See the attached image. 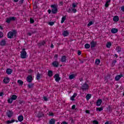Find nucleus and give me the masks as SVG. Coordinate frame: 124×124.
Masks as SVG:
<instances>
[{
	"label": "nucleus",
	"instance_id": "45",
	"mask_svg": "<svg viewBox=\"0 0 124 124\" xmlns=\"http://www.w3.org/2000/svg\"><path fill=\"white\" fill-rule=\"evenodd\" d=\"M10 22H11V21L10 20L9 17V18H7L6 19V22L8 24H10Z\"/></svg>",
	"mask_w": 124,
	"mask_h": 124
},
{
	"label": "nucleus",
	"instance_id": "44",
	"mask_svg": "<svg viewBox=\"0 0 124 124\" xmlns=\"http://www.w3.org/2000/svg\"><path fill=\"white\" fill-rule=\"evenodd\" d=\"M116 62H117V60H113L112 61V63H111L112 66H115V65L116 64Z\"/></svg>",
	"mask_w": 124,
	"mask_h": 124
},
{
	"label": "nucleus",
	"instance_id": "20",
	"mask_svg": "<svg viewBox=\"0 0 124 124\" xmlns=\"http://www.w3.org/2000/svg\"><path fill=\"white\" fill-rule=\"evenodd\" d=\"M18 122H23V121L24 120V116H23L22 115H19L18 117Z\"/></svg>",
	"mask_w": 124,
	"mask_h": 124
},
{
	"label": "nucleus",
	"instance_id": "10",
	"mask_svg": "<svg viewBox=\"0 0 124 124\" xmlns=\"http://www.w3.org/2000/svg\"><path fill=\"white\" fill-rule=\"evenodd\" d=\"M45 44H46V42H45V41H43L42 42L39 43L37 44V45H38L39 48H41V46H44V45H45Z\"/></svg>",
	"mask_w": 124,
	"mask_h": 124
},
{
	"label": "nucleus",
	"instance_id": "4",
	"mask_svg": "<svg viewBox=\"0 0 124 124\" xmlns=\"http://www.w3.org/2000/svg\"><path fill=\"white\" fill-rule=\"evenodd\" d=\"M11 101H10V98H9L8 99V103H10V104H11V103L13 102V100H16V99H17V95H13L11 97Z\"/></svg>",
	"mask_w": 124,
	"mask_h": 124
},
{
	"label": "nucleus",
	"instance_id": "60",
	"mask_svg": "<svg viewBox=\"0 0 124 124\" xmlns=\"http://www.w3.org/2000/svg\"><path fill=\"white\" fill-rule=\"evenodd\" d=\"M67 12H68V13H71V9L70 8H69L67 10Z\"/></svg>",
	"mask_w": 124,
	"mask_h": 124
},
{
	"label": "nucleus",
	"instance_id": "21",
	"mask_svg": "<svg viewBox=\"0 0 124 124\" xmlns=\"http://www.w3.org/2000/svg\"><path fill=\"white\" fill-rule=\"evenodd\" d=\"M76 96H77V93H74L73 95L70 98L71 100L74 101V100H75V98Z\"/></svg>",
	"mask_w": 124,
	"mask_h": 124
},
{
	"label": "nucleus",
	"instance_id": "13",
	"mask_svg": "<svg viewBox=\"0 0 124 124\" xmlns=\"http://www.w3.org/2000/svg\"><path fill=\"white\" fill-rule=\"evenodd\" d=\"M62 35L65 37V36H68L69 35V32L67 31H64L62 33Z\"/></svg>",
	"mask_w": 124,
	"mask_h": 124
},
{
	"label": "nucleus",
	"instance_id": "30",
	"mask_svg": "<svg viewBox=\"0 0 124 124\" xmlns=\"http://www.w3.org/2000/svg\"><path fill=\"white\" fill-rule=\"evenodd\" d=\"M9 18H10V20L11 22V21H16V17L15 16H10L9 17Z\"/></svg>",
	"mask_w": 124,
	"mask_h": 124
},
{
	"label": "nucleus",
	"instance_id": "56",
	"mask_svg": "<svg viewBox=\"0 0 124 124\" xmlns=\"http://www.w3.org/2000/svg\"><path fill=\"white\" fill-rule=\"evenodd\" d=\"M19 2L20 4H23L24 3V0H20L19 1Z\"/></svg>",
	"mask_w": 124,
	"mask_h": 124
},
{
	"label": "nucleus",
	"instance_id": "17",
	"mask_svg": "<svg viewBox=\"0 0 124 124\" xmlns=\"http://www.w3.org/2000/svg\"><path fill=\"white\" fill-rule=\"evenodd\" d=\"M118 31H119V29H118L117 28H112L111 30V33H117V32H118Z\"/></svg>",
	"mask_w": 124,
	"mask_h": 124
},
{
	"label": "nucleus",
	"instance_id": "47",
	"mask_svg": "<svg viewBox=\"0 0 124 124\" xmlns=\"http://www.w3.org/2000/svg\"><path fill=\"white\" fill-rule=\"evenodd\" d=\"M48 24V25H49V26H53V25L55 24V22L53 21H50V22H49Z\"/></svg>",
	"mask_w": 124,
	"mask_h": 124
},
{
	"label": "nucleus",
	"instance_id": "51",
	"mask_svg": "<svg viewBox=\"0 0 124 124\" xmlns=\"http://www.w3.org/2000/svg\"><path fill=\"white\" fill-rule=\"evenodd\" d=\"M72 11L73 12V13H76V12H77V10H76L75 8H73L72 9Z\"/></svg>",
	"mask_w": 124,
	"mask_h": 124
},
{
	"label": "nucleus",
	"instance_id": "57",
	"mask_svg": "<svg viewBox=\"0 0 124 124\" xmlns=\"http://www.w3.org/2000/svg\"><path fill=\"white\" fill-rule=\"evenodd\" d=\"M32 72H33V70H32V69H29L28 71V73H32Z\"/></svg>",
	"mask_w": 124,
	"mask_h": 124
},
{
	"label": "nucleus",
	"instance_id": "18",
	"mask_svg": "<svg viewBox=\"0 0 124 124\" xmlns=\"http://www.w3.org/2000/svg\"><path fill=\"white\" fill-rule=\"evenodd\" d=\"M96 103V106H100V105H101V103H102V99H98Z\"/></svg>",
	"mask_w": 124,
	"mask_h": 124
},
{
	"label": "nucleus",
	"instance_id": "37",
	"mask_svg": "<svg viewBox=\"0 0 124 124\" xmlns=\"http://www.w3.org/2000/svg\"><path fill=\"white\" fill-rule=\"evenodd\" d=\"M84 47L85 49H90L91 45H90V44H86L84 46Z\"/></svg>",
	"mask_w": 124,
	"mask_h": 124
},
{
	"label": "nucleus",
	"instance_id": "52",
	"mask_svg": "<svg viewBox=\"0 0 124 124\" xmlns=\"http://www.w3.org/2000/svg\"><path fill=\"white\" fill-rule=\"evenodd\" d=\"M81 54H82V52L81 51V50H78V56H80Z\"/></svg>",
	"mask_w": 124,
	"mask_h": 124
},
{
	"label": "nucleus",
	"instance_id": "8",
	"mask_svg": "<svg viewBox=\"0 0 124 124\" xmlns=\"http://www.w3.org/2000/svg\"><path fill=\"white\" fill-rule=\"evenodd\" d=\"M32 80H33V78H32V76L31 75L28 76L27 78V81L28 83H31V82H32Z\"/></svg>",
	"mask_w": 124,
	"mask_h": 124
},
{
	"label": "nucleus",
	"instance_id": "33",
	"mask_svg": "<svg viewBox=\"0 0 124 124\" xmlns=\"http://www.w3.org/2000/svg\"><path fill=\"white\" fill-rule=\"evenodd\" d=\"M107 109L109 113H111V112H112V110L113 108L111 107V106H108V107L107 108Z\"/></svg>",
	"mask_w": 124,
	"mask_h": 124
},
{
	"label": "nucleus",
	"instance_id": "24",
	"mask_svg": "<svg viewBox=\"0 0 124 124\" xmlns=\"http://www.w3.org/2000/svg\"><path fill=\"white\" fill-rule=\"evenodd\" d=\"M49 124H56V120L55 119L52 118L50 119V120L49 121Z\"/></svg>",
	"mask_w": 124,
	"mask_h": 124
},
{
	"label": "nucleus",
	"instance_id": "7",
	"mask_svg": "<svg viewBox=\"0 0 124 124\" xmlns=\"http://www.w3.org/2000/svg\"><path fill=\"white\" fill-rule=\"evenodd\" d=\"M54 78L55 79L56 82H59L61 80V77H60V74H56L54 76Z\"/></svg>",
	"mask_w": 124,
	"mask_h": 124
},
{
	"label": "nucleus",
	"instance_id": "36",
	"mask_svg": "<svg viewBox=\"0 0 124 124\" xmlns=\"http://www.w3.org/2000/svg\"><path fill=\"white\" fill-rule=\"evenodd\" d=\"M95 64H97V65H98L99 63H100V60L97 59H96L95 61Z\"/></svg>",
	"mask_w": 124,
	"mask_h": 124
},
{
	"label": "nucleus",
	"instance_id": "3",
	"mask_svg": "<svg viewBox=\"0 0 124 124\" xmlns=\"http://www.w3.org/2000/svg\"><path fill=\"white\" fill-rule=\"evenodd\" d=\"M81 90L83 91V92H85L86 91H89V84L87 83V82H85L80 87Z\"/></svg>",
	"mask_w": 124,
	"mask_h": 124
},
{
	"label": "nucleus",
	"instance_id": "29",
	"mask_svg": "<svg viewBox=\"0 0 124 124\" xmlns=\"http://www.w3.org/2000/svg\"><path fill=\"white\" fill-rule=\"evenodd\" d=\"M66 19V16H62L61 20V24H63V23H64V21H65Z\"/></svg>",
	"mask_w": 124,
	"mask_h": 124
},
{
	"label": "nucleus",
	"instance_id": "27",
	"mask_svg": "<svg viewBox=\"0 0 124 124\" xmlns=\"http://www.w3.org/2000/svg\"><path fill=\"white\" fill-rule=\"evenodd\" d=\"M17 83H18V84H19V86H23V85L24 84V82L23 81H22V80H21V79H18L17 80Z\"/></svg>",
	"mask_w": 124,
	"mask_h": 124
},
{
	"label": "nucleus",
	"instance_id": "14",
	"mask_svg": "<svg viewBox=\"0 0 124 124\" xmlns=\"http://www.w3.org/2000/svg\"><path fill=\"white\" fill-rule=\"evenodd\" d=\"M12 72H13V70L10 68H8L6 70V73H7L8 75H10Z\"/></svg>",
	"mask_w": 124,
	"mask_h": 124
},
{
	"label": "nucleus",
	"instance_id": "38",
	"mask_svg": "<svg viewBox=\"0 0 124 124\" xmlns=\"http://www.w3.org/2000/svg\"><path fill=\"white\" fill-rule=\"evenodd\" d=\"M96 110L98 111L99 112H101V111H103V108H96Z\"/></svg>",
	"mask_w": 124,
	"mask_h": 124
},
{
	"label": "nucleus",
	"instance_id": "41",
	"mask_svg": "<svg viewBox=\"0 0 124 124\" xmlns=\"http://www.w3.org/2000/svg\"><path fill=\"white\" fill-rule=\"evenodd\" d=\"M78 3H72V7L73 8H75L77 7V5H78Z\"/></svg>",
	"mask_w": 124,
	"mask_h": 124
},
{
	"label": "nucleus",
	"instance_id": "19",
	"mask_svg": "<svg viewBox=\"0 0 124 124\" xmlns=\"http://www.w3.org/2000/svg\"><path fill=\"white\" fill-rule=\"evenodd\" d=\"M37 118H39V119H40V118L44 117V114L41 112H40L37 114Z\"/></svg>",
	"mask_w": 124,
	"mask_h": 124
},
{
	"label": "nucleus",
	"instance_id": "46",
	"mask_svg": "<svg viewBox=\"0 0 124 124\" xmlns=\"http://www.w3.org/2000/svg\"><path fill=\"white\" fill-rule=\"evenodd\" d=\"M34 23V19L32 18H30V24H33Z\"/></svg>",
	"mask_w": 124,
	"mask_h": 124
},
{
	"label": "nucleus",
	"instance_id": "39",
	"mask_svg": "<svg viewBox=\"0 0 124 124\" xmlns=\"http://www.w3.org/2000/svg\"><path fill=\"white\" fill-rule=\"evenodd\" d=\"M41 76V74L38 73L36 76V79L37 80H40V77Z\"/></svg>",
	"mask_w": 124,
	"mask_h": 124
},
{
	"label": "nucleus",
	"instance_id": "11",
	"mask_svg": "<svg viewBox=\"0 0 124 124\" xmlns=\"http://www.w3.org/2000/svg\"><path fill=\"white\" fill-rule=\"evenodd\" d=\"M14 36V35L13 33L12 32V31H9L8 33V34H7L8 38H10V39L13 38Z\"/></svg>",
	"mask_w": 124,
	"mask_h": 124
},
{
	"label": "nucleus",
	"instance_id": "16",
	"mask_svg": "<svg viewBox=\"0 0 124 124\" xmlns=\"http://www.w3.org/2000/svg\"><path fill=\"white\" fill-rule=\"evenodd\" d=\"M122 77H124V75L123 74L116 76L115 78V81H119V80H120V78H122Z\"/></svg>",
	"mask_w": 124,
	"mask_h": 124
},
{
	"label": "nucleus",
	"instance_id": "22",
	"mask_svg": "<svg viewBox=\"0 0 124 124\" xmlns=\"http://www.w3.org/2000/svg\"><path fill=\"white\" fill-rule=\"evenodd\" d=\"M47 76H49V77H52V76H53V71L48 70L47 72Z\"/></svg>",
	"mask_w": 124,
	"mask_h": 124
},
{
	"label": "nucleus",
	"instance_id": "54",
	"mask_svg": "<svg viewBox=\"0 0 124 124\" xmlns=\"http://www.w3.org/2000/svg\"><path fill=\"white\" fill-rule=\"evenodd\" d=\"M58 54H55L54 56V58L56 59V61H58Z\"/></svg>",
	"mask_w": 124,
	"mask_h": 124
},
{
	"label": "nucleus",
	"instance_id": "25",
	"mask_svg": "<svg viewBox=\"0 0 124 124\" xmlns=\"http://www.w3.org/2000/svg\"><path fill=\"white\" fill-rule=\"evenodd\" d=\"M15 122V120L14 119H12L11 121L10 120H8L6 121V124H12Z\"/></svg>",
	"mask_w": 124,
	"mask_h": 124
},
{
	"label": "nucleus",
	"instance_id": "63",
	"mask_svg": "<svg viewBox=\"0 0 124 124\" xmlns=\"http://www.w3.org/2000/svg\"><path fill=\"white\" fill-rule=\"evenodd\" d=\"M59 4H60V5H63V1H60L59 2Z\"/></svg>",
	"mask_w": 124,
	"mask_h": 124
},
{
	"label": "nucleus",
	"instance_id": "59",
	"mask_svg": "<svg viewBox=\"0 0 124 124\" xmlns=\"http://www.w3.org/2000/svg\"><path fill=\"white\" fill-rule=\"evenodd\" d=\"M85 113H86V114H91V112H90V110H86Z\"/></svg>",
	"mask_w": 124,
	"mask_h": 124
},
{
	"label": "nucleus",
	"instance_id": "55",
	"mask_svg": "<svg viewBox=\"0 0 124 124\" xmlns=\"http://www.w3.org/2000/svg\"><path fill=\"white\" fill-rule=\"evenodd\" d=\"M105 7H109V3L106 2V4L105 5Z\"/></svg>",
	"mask_w": 124,
	"mask_h": 124
},
{
	"label": "nucleus",
	"instance_id": "42",
	"mask_svg": "<svg viewBox=\"0 0 124 124\" xmlns=\"http://www.w3.org/2000/svg\"><path fill=\"white\" fill-rule=\"evenodd\" d=\"M94 24V22L93 21H90L89 22V23L87 24V27H90V26H92V25H93Z\"/></svg>",
	"mask_w": 124,
	"mask_h": 124
},
{
	"label": "nucleus",
	"instance_id": "49",
	"mask_svg": "<svg viewBox=\"0 0 124 124\" xmlns=\"http://www.w3.org/2000/svg\"><path fill=\"white\" fill-rule=\"evenodd\" d=\"M48 116H51V117H54V113L52 112H49Z\"/></svg>",
	"mask_w": 124,
	"mask_h": 124
},
{
	"label": "nucleus",
	"instance_id": "58",
	"mask_svg": "<svg viewBox=\"0 0 124 124\" xmlns=\"http://www.w3.org/2000/svg\"><path fill=\"white\" fill-rule=\"evenodd\" d=\"M44 99L45 101H48V98H47V97H46V96H44Z\"/></svg>",
	"mask_w": 124,
	"mask_h": 124
},
{
	"label": "nucleus",
	"instance_id": "1",
	"mask_svg": "<svg viewBox=\"0 0 124 124\" xmlns=\"http://www.w3.org/2000/svg\"><path fill=\"white\" fill-rule=\"evenodd\" d=\"M50 7L52 8L51 9V12L52 14H57V13H58V5L54 4L51 5Z\"/></svg>",
	"mask_w": 124,
	"mask_h": 124
},
{
	"label": "nucleus",
	"instance_id": "61",
	"mask_svg": "<svg viewBox=\"0 0 124 124\" xmlns=\"http://www.w3.org/2000/svg\"><path fill=\"white\" fill-rule=\"evenodd\" d=\"M70 121L72 124H74V120L73 119V118H72L71 119H70Z\"/></svg>",
	"mask_w": 124,
	"mask_h": 124
},
{
	"label": "nucleus",
	"instance_id": "40",
	"mask_svg": "<svg viewBox=\"0 0 124 124\" xmlns=\"http://www.w3.org/2000/svg\"><path fill=\"white\" fill-rule=\"evenodd\" d=\"M12 33L14 34V37H16V36H17L16 34H17V31L16 30H13V31H12Z\"/></svg>",
	"mask_w": 124,
	"mask_h": 124
},
{
	"label": "nucleus",
	"instance_id": "26",
	"mask_svg": "<svg viewBox=\"0 0 124 124\" xmlns=\"http://www.w3.org/2000/svg\"><path fill=\"white\" fill-rule=\"evenodd\" d=\"M119 16H115L113 17V21L114 22H119Z\"/></svg>",
	"mask_w": 124,
	"mask_h": 124
},
{
	"label": "nucleus",
	"instance_id": "12",
	"mask_svg": "<svg viewBox=\"0 0 124 124\" xmlns=\"http://www.w3.org/2000/svg\"><path fill=\"white\" fill-rule=\"evenodd\" d=\"M6 45V41L5 39H3L0 42V46H5Z\"/></svg>",
	"mask_w": 124,
	"mask_h": 124
},
{
	"label": "nucleus",
	"instance_id": "23",
	"mask_svg": "<svg viewBox=\"0 0 124 124\" xmlns=\"http://www.w3.org/2000/svg\"><path fill=\"white\" fill-rule=\"evenodd\" d=\"M61 62H66V56H63L61 58Z\"/></svg>",
	"mask_w": 124,
	"mask_h": 124
},
{
	"label": "nucleus",
	"instance_id": "64",
	"mask_svg": "<svg viewBox=\"0 0 124 124\" xmlns=\"http://www.w3.org/2000/svg\"><path fill=\"white\" fill-rule=\"evenodd\" d=\"M61 124H67V122L64 121L62 122Z\"/></svg>",
	"mask_w": 124,
	"mask_h": 124
},
{
	"label": "nucleus",
	"instance_id": "5",
	"mask_svg": "<svg viewBox=\"0 0 124 124\" xmlns=\"http://www.w3.org/2000/svg\"><path fill=\"white\" fill-rule=\"evenodd\" d=\"M14 114V112L12 110H8L6 112V115L8 118H11L12 117V116H13V114Z\"/></svg>",
	"mask_w": 124,
	"mask_h": 124
},
{
	"label": "nucleus",
	"instance_id": "28",
	"mask_svg": "<svg viewBox=\"0 0 124 124\" xmlns=\"http://www.w3.org/2000/svg\"><path fill=\"white\" fill-rule=\"evenodd\" d=\"M31 32V33L32 34H34V33H36V32H37V31L35 30V29H31L30 30Z\"/></svg>",
	"mask_w": 124,
	"mask_h": 124
},
{
	"label": "nucleus",
	"instance_id": "48",
	"mask_svg": "<svg viewBox=\"0 0 124 124\" xmlns=\"http://www.w3.org/2000/svg\"><path fill=\"white\" fill-rule=\"evenodd\" d=\"M19 104H25V103H26V102H25V101H23V100H20L19 102Z\"/></svg>",
	"mask_w": 124,
	"mask_h": 124
},
{
	"label": "nucleus",
	"instance_id": "53",
	"mask_svg": "<svg viewBox=\"0 0 124 124\" xmlns=\"http://www.w3.org/2000/svg\"><path fill=\"white\" fill-rule=\"evenodd\" d=\"M75 108H76V106L75 105L72 106V110H75Z\"/></svg>",
	"mask_w": 124,
	"mask_h": 124
},
{
	"label": "nucleus",
	"instance_id": "2",
	"mask_svg": "<svg viewBox=\"0 0 124 124\" xmlns=\"http://www.w3.org/2000/svg\"><path fill=\"white\" fill-rule=\"evenodd\" d=\"M20 58L21 59H27V51H26V48H23L20 52Z\"/></svg>",
	"mask_w": 124,
	"mask_h": 124
},
{
	"label": "nucleus",
	"instance_id": "31",
	"mask_svg": "<svg viewBox=\"0 0 124 124\" xmlns=\"http://www.w3.org/2000/svg\"><path fill=\"white\" fill-rule=\"evenodd\" d=\"M33 86H34V83H31L28 85V87L29 89H31L33 88Z\"/></svg>",
	"mask_w": 124,
	"mask_h": 124
},
{
	"label": "nucleus",
	"instance_id": "32",
	"mask_svg": "<svg viewBox=\"0 0 124 124\" xmlns=\"http://www.w3.org/2000/svg\"><path fill=\"white\" fill-rule=\"evenodd\" d=\"M86 100H89L90 99L91 97H92V94H87L86 95Z\"/></svg>",
	"mask_w": 124,
	"mask_h": 124
},
{
	"label": "nucleus",
	"instance_id": "50",
	"mask_svg": "<svg viewBox=\"0 0 124 124\" xmlns=\"http://www.w3.org/2000/svg\"><path fill=\"white\" fill-rule=\"evenodd\" d=\"M3 37V33L0 31V38H2Z\"/></svg>",
	"mask_w": 124,
	"mask_h": 124
},
{
	"label": "nucleus",
	"instance_id": "9",
	"mask_svg": "<svg viewBox=\"0 0 124 124\" xmlns=\"http://www.w3.org/2000/svg\"><path fill=\"white\" fill-rule=\"evenodd\" d=\"M52 64L54 67H59V62L56 60L55 61H54L52 63Z\"/></svg>",
	"mask_w": 124,
	"mask_h": 124
},
{
	"label": "nucleus",
	"instance_id": "34",
	"mask_svg": "<svg viewBox=\"0 0 124 124\" xmlns=\"http://www.w3.org/2000/svg\"><path fill=\"white\" fill-rule=\"evenodd\" d=\"M111 46H112V43L110 42H108L106 45L107 48H110Z\"/></svg>",
	"mask_w": 124,
	"mask_h": 124
},
{
	"label": "nucleus",
	"instance_id": "6",
	"mask_svg": "<svg viewBox=\"0 0 124 124\" xmlns=\"http://www.w3.org/2000/svg\"><path fill=\"white\" fill-rule=\"evenodd\" d=\"M90 45H91V49H93V48H94L96 46V45H97V42L92 41L90 43Z\"/></svg>",
	"mask_w": 124,
	"mask_h": 124
},
{
	"label": "nucleus",
	"instance_id": "35",
	"mask_svg": "<svg viewBox=\"0 0 124 124\" xmlns=\"http://www.w3.org/2000/svg\"><path fill=\"white\" fill-rule=\"evenodd\" d=\"M75 77V75L72 74L69 76V78L70 79V80H72V79H74Z\"/></svg>",
	"mask_w": 124,
	"mask_h": 124
},
{
	"label": "nucleus",
	"instance_id": "62",
	"mask_svg": "<svg viewBox=\"0 0 124 124\" xmlns=\"http://www.w3.org/2000/svg\"><path fill=\"white\" fill-rule=\"evenodd\" d=\"M121 10H122V11L124 12V6H123L121 7Z\"/></svg>",
	"mask_w": 124,
	"mask_h": 124
},
{
	"label": "nucleus",
	"instance_id": "43",
	"mask_svg": "<svg viewBox=\"0 0 124 124\" xmlns=\"http://www.w3.org/2000/svg\"><path fill=\"white\" fill-rule=\"evenodd\" d=\"M116 50H117V52L120 53V52H122V48L120 47V46H117L116 47Z\"/></svg>",
	"mask_w": 124,
	"mask_h": 124
},
{
	"label": "nucleus",
	"instance_id": "15",
	"mask_svg": "<svg viewBox=\"0 0 124 124\" xmlns=\"http://www.w3.org/2000/svg\"><path fill=\"white\" fill-rule=\"evenodd\" d=\"M10 81V78H5L3 80V82L4 84H8Z\"/></svg>",
	"mask_w": 124,
	"mask_h": 124
}]
</instances>
